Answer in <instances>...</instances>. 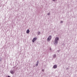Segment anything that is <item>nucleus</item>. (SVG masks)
Wrapping results in <instances>:
<instances>
[{"mask_svg":"<svg viewBox=\"0 0 77 77\" xmlns=\"http://www.w3.org/2000/svg\"><path fill=\"white\" fill-rule=\"evenodd\" d=\"M59 37H56L55 38L54 41V44H55V45H57V44L59 41Z\"/></svg>","mask_w":77,"mask_h":77,"instance_id":"nucleus-1","label":"nucleus"},{"mask_svg":"<svg viewBox=\"0 0 77 77\" xmlns=\"http://www.w3.org/2000/svg\"><path fill=\"white\" fill-rule=\"evenodd\" d=\"M51 35H49L47 38V41H48L49 42L51 40Z\"/></svg>","mask_w":77,"mask_h":77,"instance_id":"nucleus-2","label":"nucleus"},{"mask_svg":"<svg viewBox=\"0 0 77 77\" xmlns=\"http://www.w3.org/2000/svg\"><path fill=\"white\" fill-rule=\"evenodd\" d=\"M14 72L15 70H11L10 71V73H11V74H14Z\"/></svg>","mask_w":77,"mask_h":77,"instance_id":"nucleus-3","label":"nucleus"},{"mask_svg":"<svg viewBox=\"0 0 77 77\" xmlns=\"http://www.w3.org/2000/svg\"><path fill=\"white\" fill-rule=\"evenodd\" d=\"M36 39H37V38L36 37L34 38L32 40V42H35V41Z\"/></svg>","mask_w":77,"mask_h":77,"instance_id":"nucleus-4","label":"nucleus"},{"mask_svg":"<svg viewBox=\"0 0 77 77\" xmlns=\"http://www.w3.org/2000/svg\"><path fill=\"white\" fill-rule=\"evenodd\" d=\"M57 65H55L54 66L53 68H54V69H56V68H57Z\"/></svg>","mask_w":77,"mask_h":77,"instance_id":"nucleus-5","label":"nucleus"},{"mask_svg":"<svg viewBox=\"0 0 77 77\" xmlns=\"http://www.w3.org/2000/svg\"><path fill=\"white\" fill-rule=\"evenodd\" d=\"M56 57V54H54L53 56V58H54V59H55Z\"/></svg>","mask_w":77,"mask_h":77,"instance_id":"nucleus-6","label":"nucleus"},{"mask_svg":"<svg viewBox=\"0 0 77 77\" xmlns=\"http://www.w3.org/2000/svg\"><path fill=\"white\" fill-rule=\"evenodd\" d=\"M38 64H39V61L38 60L37 62H36V66H37L38 65Z\"/></svg>","mask_w":77,"mask_h":77,"instance_id":"nucleus-7","label":"nucleus"},{"mask_svg":"<svg viewBox=\"0 0 77 77\" xmlns=\"http://www.w3.org/2000/svg\"><path fill=\"white\" fill-rule=\"evenodd\" d=\"M29 32H30V31L29 30V29H28L26 31V33H29Z\"/></svg>","mask_w":77,"mask_h":77,"instance_id":"nucleus-8","label":"nucleus"},{"mask_svg":"<svg viewBox=\"0 0 77 77\" xmlns=\"http://www.w3.org/2000/svg\"><path fill=\"white\" fill-rule=\"evenodd\" d=\"M37 34V35H39L41 34V32L39 31L38 32Z\"/></svg>","mask_w":77,"mask_h":77,"instance_id":"nucleus-9","label":"nucleus"},{"mask_svg":"<svg viewBox=\"0 0 77 77\" xmlns=\"http://www.w3.org/2000/svg\"><path fill=\"white\" fill-rule=\"evenodd\" d=\"M50 15V13L49 12L48 14V15Z\"/></svg>","mask_w":77,"mask_h":77,"instance_id":"nucleus-10","label":"nucleus"},{"mask_svg":"<svg viewBox=\"0 0 77 77\" xmlns=\"http://www.w3.org/2000/svg\"><path fill=\"white\" fill-rule=\"evenodd\" d=\"M60 23H63V21H62V20L61 21Z\"/></svg>","mask_w":77,"mask_h":77,"instance_id":"nucleus-11","label":"nucleus"},{"mask_svg":"<svg viewBox=\"0 0 77 77\" xmlns=\"http://www.w3.org/2000/svg\"><path fill=\"white\" fill-rule=\"evenodd\" d=\"M42 71H43V72H44V69H42Z\"/></svg>","mask_w":77,"mask_h":77,"instance_id":"nucleus-12","label":"nucleus"},{"mask_svg":"<svg viewBox=\"0 0 77 77\" xmlns=\"http://www.w3.org/2000/svg\"><path fill=\"white\" fill-rule=\"evenodd\" d=\"M55 0H53V2H55Z\"/></svg>","mask_w":77,"mask_h":77,"instance_id":"nucleus-13","label":"nucleus"},{"mask_svg":"<svg viewBox=\"0 0 77 77\" xmlns=\"http://www.w3.org/2000/svg\"><path fill=\"white\" fill-rule=\"evenodd\" d=\"M50 50H51V48H50Z\"/></svg>","mask_w":77,"mask_h":77,"instance_id":"nucleus-14","label":"nucleus"},{"mask_svg":"<svg viewBox=\"0 0 77 77\" xmlns=\"http://www.w3.org/2000/svg\"><path fill=\"white\" fill-rule=\"evenodd\" d=\"M0 61L1 62V61H2V60H1V59H0Z\"/></svg>","mask_w":77,"mask_h":77,"instance_id":"nucleus-15","label":"nucleus"},{"mask_svg":"<svg viewBox=\"0 0 77 77\" xmlns=\"http://www.w3.org/2000/svg\"><path fill=\"white\" fill-rule=\"evenodd\" d=\"M8 77H10V76H8Z\"/></svg>","mask_w":77,"mask_h":77,"instance_id":"nucleus-16","label":"nucleus"}]
</instances>
